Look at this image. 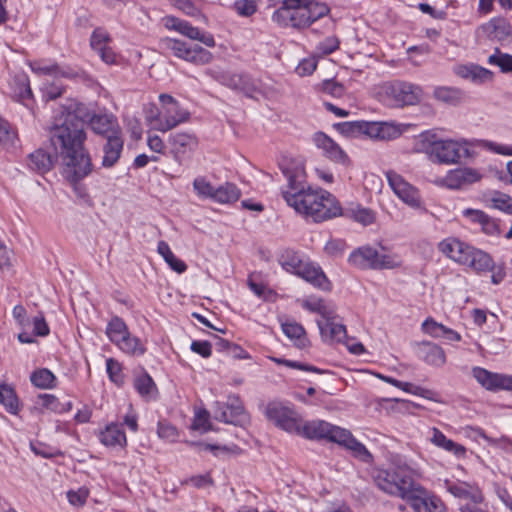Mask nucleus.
<instances>
[{"mask_svg":"<svg viewBox=\"0 0 512 512\" xmlns=\"http://www.w3.org/2000/svg\"><path fill=\"white\" fill-rule=\"evenodd\" d=\"M100 442L108 447H124L127 443L126 435L120 425L111 423L99 434Z\"/></svg>","mask_w":512,"mask_h":512,"instance_id":"473e14b6","label":"nucleus"},{"mask_svg":"<svg viewBox=\"0 0 512 512\" xmlns=\"http://www.w3.org/2000/svg\"><path fill=\"white\" fill-rule=\"evenodd\" d=\"M491 207L507 214L512 215V197L502 193L495 192L491 199Z\"/></svg>","mask_w":512,"mask_h":512,"instance_id":"8fccbe9b","label":"nucleus"},{"mask_svg":"<svg viewBox=\"0 0 512 512\" xmlns=\"http://www.w3.org/2000/svg\"><path fill=\"white\" fill-rule=\"evenodd\" d=\"M164 26L169 30H175L191 40H198L207 47H214L215 40L211 34L201 32L199 28L192 26L189 22L173 16L163 18Z\"/></svg>","mask_w":512,"mask_h":512,"instance_id":"dca6fc26","label":"nucleus"},{"mask_svg":"<svg viewBox=\"0 0 512 512\" xmlns=\"http://www.w3.org/2000/svg\"><path fill=\"white\" fill-rule=\"evenodd\" d=\"M0 404L4 406L10 414L16 415L19 412V400L15 390L7 384H1Z\"/></svg>","mask_w":512,"mask_h":512,"instance_id":"58836bf2","label":"nucleus"},{"mask_svg":"<svg viewBox=\"0 0 512 512\" xmlns=\"http://www.w3.org/2000/svg\"><path fill=\"white\" fill-rule=\"evenodd\" d=\"M236 12L244 17H249L257 11L256 0H238L234 4Z\"/></svg>","mask_w":512,"mask_h":512,"instance_id":"052dcab7","label":"nucleus"},{"mask_svg":"<svg viewBox=\"0 0 512 512\" xmlns=\"http://www.w3.org/2000/svg\"><path fill=\"white\" fill-rule=\"evenodd\" d=\"M123 145L124 141L121 137V134H112L106 138V143L103 146V167L111 168L118 162L123 150Z\"/></svg>","mask_w":512,"mask_h":512,"instance_id":"393cba45","label":"nucleus"},{"mask_svg":"<svg viewBox=\"0 0 512 512\" xmlns=\"http://www.w3.org/2000/svg\"><path fill=\"white\" fill-rule=\"evenodd\" d=\"M422 95L420 86L404 81L384 83L377 92L379 101L391 108L415 105L421 101Z\"/></svg>","mask_w":512,"mask_h":512,"instance_id":"423d86ee","label":"nucleus"},{"mask_svg":"<svg viewBox=\"0 0 512 512\" xmlns=\"http://www.w3.org/2000/svg\"><path fill=\"white\" fill-rule=\"evenodd\" d=\"M354 458L367 465H372L374 461V457L371 452L356 439H354Z\"/></svg>","mask_w":512,"mask_h":512,"instance_id":"680f3d73","label":"nucleus"},{"mask_svg":"<svg viewBox=\"0 0 512 512\" xmlns=\"http://www.w3.org/2000/svg\"><path fill=\"white\" fill-rule=\"evenodd\" d=\"M302 306L308 311L320 314V319H324L332 313L331 309L321 298L310 297L303 301Z\"/></svg>","mask_w":512,"mask_h":512,"instance_id":"de8ad7c7","label":"nucleus"},{"mask_svg":"<svg viewBox=\"0 0 512 512\" xmlns=\"http://www.w3.org/2000/svg\"><path fill=\"white\" fill-rule=\"evenodd\" d=\"M488 63L498 66L503 73L512 72V55L501 53L498 48L489 56Z\"/></svg>","mask_w":512,"mask_h":512,"instance_id":"49530a36","label":"nucleus"},{"mask_svg":"<svg viewBox=\"0 0 512 512\" xmlns=\"http://www.w3.org/2000/svg\"><path fill=\"white\" fill-rule=\"evenodd\" d=\"M406 500L415 512H444V504L437 496L416 484Z\"/></svg>","mask_w":512,"mask_h":512,"instance_id":"ddd939ff","label":"nucleus"},{"mask_svg":"<svg viewBox=\"0 0 512 512\" xmlns=\"http://www.w3.org/2000/svg\"><path fill=\"white\" fill-rule=\"evenodd\" d=\"M439 250L453 261L465 265L468 261L472 246L456 238H447L439 243Z\"/></svg>","mask_w":512,"mask_h":512,"instance_id":"aec40b11","label":"nucleus"},{"mask_svg":"<svg viewBox=\"0 0 512 512\" xmlns=\"http://www.w3.org/2000/svg\"><path fill=\"white\" fill-rule=\"evenodd\" d=\"M29 66L31 70L36 74L52 75L58 74L60 72V68L57 64L44 65L40 61H33L29 63Z\"/></svg>","mask_w":512,"mask_h":512,"instance_id":"69168bd1","label":"nucleus"},{"mask_svg":"<svg viewBox=\"0 0 512 512\" xmlns=\"http://www.w3.org/2000/svg\"><path fill=\"white\" fill-rule=\"evenodd\" d=\"M399 389H401L407 393H411L413 395L423 397L428 400L438 401L436 398V393L434 391L425 389L420 386H416L410 382H402L401 381V385L399 386Z\"/></svg>","mask_w":512,"mask_h":512,"instance_id":"603ef678","label":"nucleus"},{"mask_svg":"<svg viewBox=\"0 0 512 512\" xmlns=\"http://www.w3.org/2000/svg\"><path fill=\"white\" fill-rule=\"evenodd\" d=\"M454 72L457 76L474 83H484L493 77L490 70L475 64L458 65L454 68Z\"/></svg>","mask_w":512,"mask_h":512,"instance_id":"c85d7f7f","label":"nucleus"},{"mask_svg":"<svg viewBox=\"0 0 512 512\" xmlns=\"http://www.w3.org/2000/svg\"><path fill=\"white\" fill-rule=\"evenodd\" d=\"M481 178L482 175L477 169L464 167L449 171L442 182L449 189H460L478 182Z\"/></svg>","mask_w":512,"mask_h":512,"instance_id":"f3484780","label":"nucleus"},{"mask_svg":"<svg viewBox=\"0 0 512 512\" xmlns=\"http://www.w3.org/2000/svg\"><path fill=\"white\" fill-rule=\"evenodd\" d=\"M129 333L127 325L118 316H114L108 323L106 328V334L111 342L117 344Z\"/></svg>","mask_w":512,"mask_h":512,"instance_id":"ea45409f","label":"nucleus"},{"mask_svg":"<svg viewBox=\"0 0 512 512\" xmlns=\"http://www.w3.org/2000/svg\"><path fill=\"white\" fill-rule=\"evenodd\" d=\"M265 415L278 428L288 433L300 434L299 416L292 407L273 401L267 404Z\"/></svg>","mask_w":512,"mask_h":512,"instance_id":"9b49d317","label":"nucleus"},{"mask_svg":"<svg viewBox=\"0 0 512 512\" xmlns=\"http://www.w3.org/2000/svg\"><path fill=\"white\" fill-rule=\"evenodd\" d=\"M472 374L477 382L490 391L504 390L509 387V375L490 372L481 367H474Z\"/></svg>","mask_w":512,"mask_h":512,"instance_id":"6ab92c4d","label":"nucleus"},{"mask_svg":"<svg viewBox=\"0 0 512 512\" xmlns=\"http://www.w3.org/2000/svg\"><path fill=\"white\" fill-rule=\"evenodd\" d=\"M386 178L393 192L411 207H420L421 198L418 190L394 171H387Z\"/></svg>","mask_w":512,"mask_h":512,"instance_id":"2eb2a0df","label":"nucleus"},{"mask_svg":"<svg viewBox=\"0 0 512 512\" xmlns=\"http://www.w3.org/2000/svg\"><path fill=\"white\" fill-rule=\"evenodd\" d=\"M275 7L271 15L274 24L281 28L303 29L328 16L330 9L316 0H267Z\"/></svg>","mask_w":512,"mask_h":512,"instance_id":"7ed1b4c3","label":"nucleus"},{"mask_svg":"<svg viewBox=\"0 0 512 512\" xmlns=\"http://www.w3.org/2000/svg\"><path fill=\"white\" fill-rule=\"evenodd\" d=\"M56 160V153L55 155H52L43 149H38L29 155L28 166L31 170L43 174L52 169Z\"/></svg>","mask_w":512,"mask_h":512,"instance_id":"7c9ffc66","label":"nucleus"},{"mask_svg":"<svg viewBox=\"0 0 512 512\" xmlns=\"http://www.w3.org/2000/svg\"><path fill=\"white\" fill-rule=\"evenodd\" d=\"M159 100L163 105L164 110L170 108V112H175L178 116H168L167 121H163L158 125L159 131L166 132L175 128L180 123H184L189 120L190 113L182 109L177 100L168 94H161Z\"/></svg>","mask_w":512,"mask_h":512,"instance_id":"a211bd4d","label":"nucleus"},{"mask_svg":"<svg viewBox=\"0 0 512 512\" xmlns=\"http://www.w3.org/2000/svg\"><path fill=\"white\" fill-rule=\"evenodd\" d=\"M381 402L391 403L390 410H391V412H394V413H402V414L413 413V409L420 407V405H418L414 402H411L408 400H402V399H398V398H393V399L382 398L380 400V403Z\"/></svg>","mask_w":512,"mask_h":512,"instance_id":"09e8293b","label":"nucleus"},{"mask_svg":"<svg viewBox=\"0 0 512 512\" xmlns=\"http://www.w3.org/2000/svg\"><path fill=\"white\" fill-rule=\"evenodd\" d=\"M64 89L56 83H45L42 88L43 98L46 101L55 100L60 97Z\"/></svg>","mask_w":512,"mask_h":512,"instance_id":"338daca9","label":"nucleus"},{"mask_svg":"<svg viewBox=\"0 0 512 512\" xmlns=\"http://www.w3.org/2000/svg\"><path fill=\"white\" fill-rule=\"evenodd\" d=\"M86 115L82 108L68 111L55 119L49 130V140L55 153L59 154L64 164L65 177L71 183H77L92 171V163L84 147L86 140Z\"/></svg>","mask_w":512,"mask_h":512,"instance_id":"f257e3e1","label":"nucleus"},{"mask_svg":"<svg viewBox=\"0 0 512 512\" xmlns=\"http://www.w3.org/2000/svg\"><path fill=\"white\" fill-rule=\"evenodd\" d=\"M278 262L285 271L296 275L304 265L305 260L301 258L298 252L287 248L280 253Z\"/></svg>","mask_w":512,"mask_h":512,"instance_id":"c9c22d12","label":"nucleus"},{"mask_svg":"<svg viewBox=\"0 0 512 512\" xmlns=\"http://www.w3.org/2000/svg\"><path fill=\"white\" fill-rule=\"evenodd\" d=\"M420 140L422 148L433 162L450 165L458 163L462 158L472 156L469 142L465 139L440 140L435 134L426 131L420 135Z\"/></svg>","mask_w":512,"mask_h":512,"instance_id":"39448f33","label":"nucleus"},{"mask_svg":"<svg viewBox=\"0 0 512 512\" xmlns=\"http://www.w3.org/2000/svg\"><path fill=\"white\" fill-rule=\"evenodd\" d=\"M241 196L238 187L233 183H225L215 188L213 201L221 204L236 202Z\"/></svg>","mask_w":512,"mask_h":512,"instance_id":"4c0bfd02","label":"nucleus"},{"mask_svg":"<svg viewBox=\"0 0 512 512\" xmlns=\"http://www.w3.org/2000/svg\"><path fill=\"white\" fill-rule=\"evenodd\" d=\"M289 189L282 192L287 204L313 222H322L340 216L342 208L337 199L321 188L301 186L295 176H288Z\"/></svg>","mask_w":512,"mask_h":512,"instance_id":"f03ea898","label":"nucleus"},{"mask_svg":"<svg viewBox=\"0 0 512 512\" xmlns=\"http://www.w3.org/2000/svg\"><path fill=\"white\" fill-rule=\"evenodd\" d=\"M213 412L217 421L227 424L243 426L249 422V415L237 395L228 396L227 402H215Z\"/></svg>","mask_w":512,"mask_h":512,"instance_id":"9d476101","label":"nucleus"},{"mask_svg":"<svg viewBox=\"0 0 512 512\" xmlns=\"http://www.w3.org/2000/svg\"><path fill=\"white\" fill-rule=\"evenodd\" d=\"M419 352L421 359L428 365L439 368L446 363L444 350L432 342L424 341L420 343Z\"/></svg>","mask_w":512,"mask_h":512,"instance_id":"c756f323","label":"nucleus"},{"mask_svg":"<svg viewBox=\"0 0 512 512\" xmlns=\"http://www.w3.org/2000/svg\"><path fill=\"white\" fill-rule=\"evenodd\" d=\"M38 404L53 412L63 413V408L60 407L62 403L52 394H40Z\"/></svg>","mask_w":512,"mask_h":512,"instance_id":"4d7b16f0","label":"nucleus"},{"mask_svg":"<svg viewBox=\"0 0 512 512\" xmlns=\"http://www.w3.org/2000/svg\"><path fill=\"white\" fill-rule=\"evenodd\" d=\"M354 221L361 223L363 226H368L375 221V213L367 208H358L354 210Z\"/></svg>","mask_w":512,"mask_h":512,"instance_id":"774afa93","label":"nucleus"},{"mask_svg":"<svg viewBox=\"0 0 512 512\" xmlns=\"http://www.w3.org/2000/svg\"><path fill=\"white\" fill-rule=\"evenodd\" d=\"M161 45L175 57L195 65H205L213 59L212 53L198 44L190 45L184 41L166 37L161 40Z\"/></svg>","mask_w":512,"mask_h":512,"instance_id":"6e6552de","label":"nucleus"},{"mask_svg":"<svg viewBox=\"0 0 512 512\" xmlns=\"http://www.w3.org/2000/svg\"><path fill=\"white\" fill-rule=\"evenodd\" d=\"M134 387L142 397L147 399L152 398L157 391L152 377L146 372L135 378Z\"/></svg>","mask_w":512,"mask_h":512,"instance_id":"79ce46f5","label":"nucleus"},{"mask_svg":"<svg viewBox=\"0 0 512 512\" xmlns=\"http://www.w3.org/2000/svg\"><path fill=\"white\" fill-rule=\"evenodd\" d=\"M354 264L362 268L393 269L401 265L397 255L380 254L370 246H364L354 251Z\"/></svg>","mask_w":512,"mask_h":512,"instance_id":"f8f14e48","label":"nucleus"},{"mask_svg":"<svg viewBox=\"0 0 512 512\" xmlns=\"http://www.w3.org/2000/svg\"><path fill=\"white\" fill-rule=\"evenodd\" d=\"M430 441L437 447L444 449L447 452L453 453L457 457H463L466 449L463 445L458 444L451 439H448L439 429H431Z\"/></svg>","mask_w":512,"mask_h":512,"instance_id":"72a5a7b5","label":"nucleus"},{"mask_svg":"<svg viewBox=\"0 0 512 512\" xmlns=\"http://www.w3.org/2000/svg\"><path fill=\"white\" fill-rule=\"evenodd\" d=\"M283 333L295 341L298 347H304L306 344L305 330L299 323L296 322H285L282 324Z\"/></svg>","mask_w":512,"mask_h":512,"instance_id":"c03bdc74","label":"nucleus"},{"mask_svg":"<svg viewBox=\"0 0 512 512\" xmlns=\"http://www.w3.org/2000/svg\"><path fill=\"white\" fill-rule=\"evenodd\" d=\"M191 446H194L198 448V450L202 451H210L213 453L216 457L221 456H227L231 453H234L238 450L237 446L229 447V446H221V445H214V444H208L203 442H192Z\"/></svg>","mask_w":512,"mask_h":512,"instance_id":"a18cd8bd","label":"nucleus"},{"mask_svg":"<svg viewBox=\"0 0 512 512\" xmlns=\"http://www.w3.org/2000/svg\"><path fill=\"white\" fill-rule=\"evenodd\" d=\"M106 369L111 381H113L116 384L123 383L122 367L117 360L113 358L107 359Z\"/></svg>","mask_w":512,"mask_h":512,"instance_id":"6e6d98bb","label":"nucleus"},{"mask_svg":"<svg viewBox=\"0 0 512 512\" xmlns=\"http://www.w3.org/2000/svg\"><path fill=\"white\" fill-rule=\"evenodd\" d=\"M463 215L470 219L471 222L479 224L485 234L490 236L500 234L498 222L482 210L465 209Z\"/></svg>","mask_w":512,"mask_h":512,"instance_id":"bb28decb","label":"nucleus"},{"mask_svg":"<svg viewBox=\"0 0 512 512\" xmlns=\"http://www.w3.org/2000/svg\"><path fill=\"white\" fill-rule=\"evenodd\" d=\"M435 97L445 103L455 104L461 99V92L455 88L439 87L435 89Z\"/></svg>","mask_w":512,"mask_h":512,"instance_id":"864d4df0","label":"nucleus"},{"mask_svg":"<svg viewBox=\"0 0 512 512\" xmlns=\"http://www.w3.org/2000/svg\"><path fill=\"white\" fill-rule=\"evenodd\" d=\"M465 265L476 272H484L490 271L493 268L494 263L489 254L473 247Z\"/></svg>","mask_w":512,"mask_h":512,"instance_id":"e433bc0d","label":"nucleus"},{"mask_svg":"<svg viewBox=\"0 0 512 512\" xmlns=\"http://www.w3.org/2000/svg\"><path fill=\"white\" fill-rule=\"evenodd\" d=\"M317 325L324 340L342 343L352 353V345L348 343L347 330L338 316L333 312L324 319H317Z\"/></svg>","mask_w":512,"mask_h":512,"instance_id":"4468645a","label":"nucleus"},{"mask_svg":"<svg viewBox=\"0 0 512 512\" xmlns=\"http://www.w3.org/2000/svg\"><path fill=\"white\" fill-rule=\"evenodd\" d=\"M401 133L400 127L392 122L354 121V138L389 141Z\"/></svg>","mask_w":512,"mask_h":512,"instance_id":"1a4fd4ad","label":"nucleus"},{"mask_svg":"<svg viewBox=\"0 0 512 512\" xmlns=\"http://www.w3.org/2000/svg\"><path fill=\"white\" fill-rule=\"evenodd\" d=\"M108 42H110V37L105 30L97 28L93 31L90 38V45L93 50H99L100 48L106 46Z\"/></svg>","mask_w":512,"mask_h":512,"instance_id":"13d9d810","label":"nucleus"},{"mask_svg":"<svg viewBox=\"0 0 512 512\" xmlns=\"http://www.w3.org/2000/svg\"><path fill=\"white\" fill-rule=\"evenodd\" d=\"M82 114L85 113L82 111ZM86 122H89L91 129L96 133L105 136L106 138L112 134H121L116 119L112 115L107 114H94L89 117L85 116Z\"/></svg>","mask_w":512,"mask_h":512,"instance_id":"5701e85b","label":"nucleus"},{"mask_svg":"<svg viewBox=\"0 0 512 512\" xmlns=\"http://www.w3.org/2000/svg\"><path fill=\"white\" fill-rule=\"evenodd\" d=\"M339 46V41L335 37L325 38L323 41L319 42L316 46L315 53L318 56H324L331 54L334 52Z\"/></svg>","mask_w":512,"mask_h":512,"instance_id":"bf43d9fd","label":"nucleus"},{"mask_svg":"<svg viewBox=\"0 0 512 512\" xmlns=\"http://www.w3.org/2000/svg\"><path fill=\"white\" fill-rule=\"evenodd\" d=\"M347 244L342 239H332L325 245V252L332 257H339L343 254Z\"/></svg>","mask_w":512,"mask_h":512,"instance_id":"0e129e2a","label":"nucleus"},{"mask_svg":"<svg viewBox=\"0 0 512 512\" xmlns=\"http://www.w3.org/2000/svg\"><path fill=\"white\" fill-rule=\"evenodd\" d=\"M479 30L489 39L503 42L512 34L510 23L502 17L492 18L480 26Z\"/></svg>","mask_w":512,"mask_h":512,"instance_id":"4be33fe9","label":"nucleus"},{"mask_svg":"<svg viewBox=\"0 0 512 512\" xmlns=\"http://www.w3.org/2000/svg\"><path fill=\"white\" fill-rule=\"evenodd\" d=\"M447 490L455 497L470 500L474 504L483 500V495L478 487L466 482H447Z\"/></svg>","mask_w":512,"mask_h":512,"instance_id":"cd10ccee","label":"nucleus"},{"mask_svg":"<svg viewBox=\"0 0 512 512\" xmlns=\"http://www.w3.org/2000/svg\"><path fill=\"white\" fill-rule=\"evenodd\" d=\"M422 330L433 338H445L449 341L461 340L459 333L441 323L436 322L432 318H428L422 323Z\"/></svg>","mask_w":512,"mask_h":512,"instance_id":"2f4dec72","label":"nucleus"},{"mask_svg":"<svg viewBox=\"0 0 512 512\" xmlns=\"http://www.w3.org/2000/svg\"><path fill=\"white\" fill-rule=\"evenodd\" d=\"M296 275L321 290H330V282L324 274L323 270L320 266L312 262L305 261L304 265Z\"/></svg>","mask_w":512,"mask_h":512,"instance_id":"b1692460","label":"nucleus"},{"mask_svg":"<svg viewBox=\"0 0 512 512\" xmlns=\"http://www.w3.org/2000/svg\"><path fill=\"white\" fill-rule=\"evenodd\" d=\"M193 189L202 199H213L215 187L205 178L197 177L193 181Z\"/></svg>","mask_w":512,"mask_h":512,"instance_id":"3c124183","label":"nucleus"},{"mask_svg":"<svg viewBox=\"0 0 512 512\" xmlns=\"http://www.w3.org/2000/svg\"><path fill=\"white\" fill-rule=\"evenodd\" d=\"M170 143L175 158L181 161L187 153L197 147L198 141L195 135L191 133H176L171 135Z\"/></svg>","mask_w":512,"mask_h":512,"instance_id":"a878e982","label":"nucleus"},{"mask_svg":"<svg viewBox=\"0 0 512 512\" xmlns=\"http://www.w3.org/2000/svg\"><path fill=\"white\" fill-rule=\"evenodd\" d=\"M115 345L124 353L132 356H141L146 351L140 340L137 337L132 336L130 333Z\"/></svg>","mask_w":512,"mask_h":512,"instance_id":"a19ab883","label":"nucleus"},{"mask_svg":"<svg viewBox=\"0 0 512 512\" xmlns=\"http://www.w3.org/2000/svg\"><path fill=\"white\" fill-rule=\"evenodd\" d=\"M30 380L38 388L51 389L55 386L56 377L50 370L42 368L34 371L30 376Z\"/></svg>","mask_w":512,"mask_h":512,"instance_id":"37998d69","label":"nucleus"},{"mask_svg":"<svg viewBox=\"0 0 512 512\" xmlns=\"http://www.w3.org/2000/svg\"><path fill=\"white\" fill-rule=\"evenodd\" d=\"M313 142L323 154L332 161L345 163L348 161L347 154L341 147L323 132H317L313 136Z\"/></svg>","mask_w":512,"mask_h":512,"instance_id":"412c9836","label":"nucleus"},{"mask_svg":"<svg viewBox=\"0 0 512 512\" xmlns=\"http://www.w3.org/2000/svg\"><path fill=\"white\" fill-rule=\"evenodd\" d=\"M413 470L401 459H393L387 468L372 472L376 486L391 496L405 499L417 484L412 477Z\"/></svg>","mask_w":512,"mask_h":512,"instance_id":"20e7f679","label":"nucleus"},{"mask_svg":"<svg viewBox=\"0 0 512 512\" xmlns=\"http://www.w3.org/2000/svg\"><path fill=\"white\" fill-rule=\"evenodd\" d=\"M227 87L252 96L257 90V83L248 74L230 72Z\"/></svg>","mask_w":512,"mask_h":512,"instance_id":"f704fd0d","label":"nucleus"},{"mask_svg":"<svg viewBox=\"0 0 512 512\" xmlns=\"http://www.w3.org/2000/svg\"><path fill=\"white\" fill-rule=\"evenodd\" d=\"M186 485H192L195 488H203L206 486H212L214 481L210 475V473H205L201 475H194L184 480L183 482Z\"/></svg>","mask_w":512,"mask_h":512,"instance_id":"e2e57ef3","label":"nucleus"},{"mask_svg":"<svg viewBox=\"0 0 512 512\" xmlns=\"http://www.w3.org/2000/svg\"><path fill=\"white\" fill-rule=\"evenodd\" d=\"M157 434L161 439L168 442H175L178 438V431L172 424L160 421L158 423Z\"/></svg>","mask_w":512,"mask_h":512,"instance_id":"5fc2aeb1","label":"nucleus"},{"mask_svg":"<svg viewBox=\"0 0 512 512\" xmlns=\"http://www.w3.org/2000/svg\"><path fill=\"white\" fill-rule=\"evenodd\" d=\"M311 440H328L347 449H352V436L349 431L323 420H313L300 424V434Z\"/></svg>","mask_w":512,"mask_h":512,"instance_id":"0eeeda50","label":"nucleus"}]
</instances>
